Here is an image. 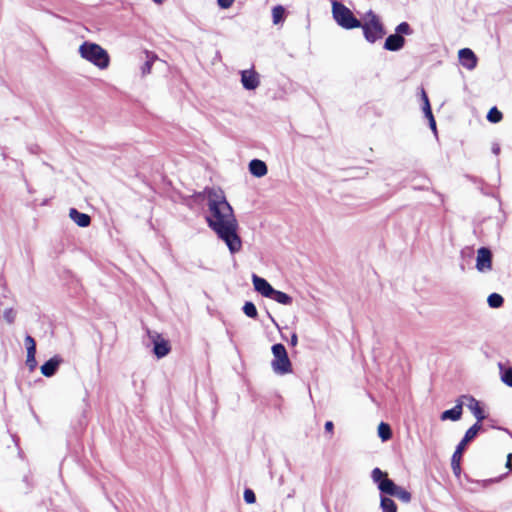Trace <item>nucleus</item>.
Instances as JSON below:
<instances>
[{
    "label": "nucleus",
    "mask_w": 512,
    "mask_h": 512,
    "mask_svg": "<svg viewBox=\"0 0 512 512\" xmlns=\"http://www.w3.org/2000/svg\"><path fill=\"white\" fill-rule=\"evenodd\" d=\"M502 117V113L496 107H492L487 114V120L491 123L500 122Z\"/></svg>",
    "instance_id": "cd10ccee"
},
{
    "label": "nucleus",
    "mask_w": 512,
    "mask_h": 512,
    "mask_svg": "<svg viewBox=\"0 0 512 512\" xmlns=\"http://www.w3.org/2000/svg\"><path fill=\"white\" fill-rule=\"evenodd\" d=\"M492 252L487 247H481L477 250L476 269L480 273H488L492 270Z\"/></svg>",
    "instance_id": "6e6552de"
},
{
    "label": "nucleus",
    "mask_w": 512,
    "mask_h": 512,
    "mask_svg": "<svg viewBox=\"0 0 512 512\" xmlns=\"http://www.w3.org/2000/svg\"><path fill=\"white\" fill-rule=\"evenodd\" d=\"M395 32H396L395 34L401 35V36L411 35L412 29L407 22H402L396 27Z\"/></svg>",
    "instance_id": "c85d7f7f"
},
{
    "label": "nucleus",
    "mask_w": 512,
    "mask_h": 512,
    "mask_svg": "<svg viewBox=\"0 0 512 512\" xmlns=\"http://www.w3.org/2000/svg\"><path fill=\"white\" fill-rule=\"evenodd\" d=\"M493 151H494V153H498V151H499V148H498V147H496V148H493Z\"/></svg>",
    "instance_id": "79ce46f5"
},
{
    "label": "nucleus",
    "mask_w": 512,
    "mask_h": 512,
    "mask_svg": "<svg viewBox=\"0 0 512 512\" xmlns=\"http://www.w3.org/2000/svg\"><path fill=\"white\" fill-rule=\"evenodd\" d=\"M462 407L463 402L461 401V399H459L457 401V404L452 409L446 410L441 414L440 419L442 421H458L462 416Z\"/></svg>",
    "instance_id": "2eb2a0df"
},
{
    "label": "nucleus",
    "mask_w": 512,
    "mask_h": 512,
    "mask_svg": "<svg viewBox=\"0 0 512 512\" xmlns=\"http://www.w3.org/2000/svg\"><path fill=\"white\" fill-rule=\"evenodd\" d=\"M481 429V424L475 423L472 425L465 433L463 439L457 445L456 450L454 451L451 459V466L455 474L460 473V461L462 458V453L466 452V445L471 442L478 434Z\"/></svg>",
    "instance_id": "39448f33"
},
{
    "label": "nucleus",
    "mask_w": 512,
    "mask_h": 512,
    "mask_svg": "<svg viewBox=\"0 0 512 512\" xmlns=\"http://www.w3.org/2000/svg\"><path fill=\"white\" fill-rule=\"evenodd\" d=\"M244 500L248 504H253L256 501L255 493L251 489H245Z\"/></svg>",
    "instance_id": "2f4dec72"
},
{
    "label": "nucleus",
    "mask_w": 512,
    "mask_h": 512,
    "mask_svg": "<svg viewBox=\"0 0 512 512\" xmlns=\"http://www.w3.org/2000/svg\"><path fill=\"white\" fill-rule=\"evenodd\" d=\"M235 0H217L218 5L223 8L227 9L232 6Z\"/></svg>",
    "instance_id": "72a5a7b5"
},
{
    "label": "nucleus",
    "mask_w": 512,
    "mask_h": 512,
    "mask_svg": "<svg viewBox=\"0 0 512 512\" xmlns=\"http://www.w3.org/2000/svg\"><path fill=\"white\" fill-rule=\"evenodd\" d=\"M487 303L491 308H500L503 303V297L498 293H492L487 298Z\"/></svg>",
    "instance_id": "393cba45"
},
{
    "label": "nucleus",
    "mask_w": 512,
    "mask_h": 512,
    "mask_svg": "<svg viewBox=\"0 0 512 512\" xmlns=\"http://www.w3.org/2000/svg\"><path fill=\"white\" fill-rule=\"evenodd\" d=\"M249 171L256 177H263L267 174L268 170L266 164L262 160L253 159L249 163Z\"/></svg>",
    "instance_id": "a211bd4d"
},
{
    "label": "nucleus",
    "mask_w": 512,
    "mask_h": 512,
    "mask_svg": "<svg viewBox=\"0 0 512 512\" xmlns=\"http://www.w3.org/2000/svg\"><path fill=\"white\" fill-rule=\"evenodd\" d=\"M269 298L276 301L279 304H282V305H291L293 302V299L291 296H289L288 294H286L282 291H278L275 289Z\"/></svg>",
    "instance_id": "412c9836"
},
{
    "label": "nucleus",
    "mask_w": 512,
    "mask_h": 512,
    "mask_svg": "<svg viewBox=\"0 0 512 512\" xmlns=\"http://www.w3.org/2000/svg\"><path fill=\"white\" fill-rule=\"evenodd\" d=\"M35 355L36 353H27L26 364L31 371L34 370L37 365Z\"/></svg>",
    "instance_id": "473e14b6"
},
{
    "label": "nucleus",
    "mask_w": 512,
    "mask_h": 512,
    "mask_svg": "<svg viewBox=\"0 0 512 512\" xmlns=\"http://www.w3.org/2000/svg\"><path fill=\"white\" fill-rule=\"evenodd\" d=\"M24 343L27 349V353H36V342L32 336L27 335L25 337Z\"/></svg>",
    "instance_id": "c756f323"
},
{
    "label": "nucleus",
    "mask_w": 512,
    "mask_h": 512,
    "mask_svg": "<svg viewBox=\"0 0 512 512\" xmlns=\"http://www.w3.org/2000/svg\"><path fill=\"white\" fill-rule=\"evenodd\" d=\"M423 112L425 116L428 118V120L433 117L432 110L430 107V103H426V106H423Z\"/></svg>",
    "instance_id": "f704fd0d"
},
{
    "label": "nucleus",
    "mask_w": 512,
    "mask_h": 512,
    "mask_svg": "<svg viewBox=\"0 0 512 512\" xmlns=\"http://www.w3.org/2000/svg\"><path fill=\"white\" fill-rule=\"evenodd\" d=\"M242 310L244 314L249 318L255 319L258 316L257 308L252 302H245Z\"/></svg>",
    "instance_id": "a878e982"
},
{
    "label": "nucleus",
    "mask_w": 512,
    "mask_h": 512,
    "mask_svg": "<svg viewBox=\"0 0 512 512\" xmlns=\"http://www.w3.org/2000/svg\"><path fill=\"white\" fill-rule=\"evenodd\" d=\"M511 459H512V454H508V456H507V463H506L507 467L511 466Z\"/></svg>",
    "instance_id": "ea45409f"
},
{
    "label": "nucleus",
    "mask_w": 512,
    "mask_h": 512,
    "mask_svg": "<svg viewBox=\"0 0 512 512\" xmlns=\"http://www.w3.org/2000/svg\"><path fill=\"white\" fill-rule=\"evenodd\" d=\"M61 361V358L58 356L52 357L41 366V373L46 377L53 376L56 373Z\"/></svg>",
    "instance_id": "dca6fc26"
},
{
    "label": "nucleus",
    "mask_w": 512,
    "mask_h": 512,
    "mask_svg": "<svg viewBox=\"0 0 512 512\" xmlns=\"http://www.w3.org/2000/svg\"><path fill=\"white\" fill-rule=\"evenodd\" d=\"M204 194L207 198L208 226L226 244L231 254L238 253L242 249L239 224L224 192L219 188H206Z\"/></svg>",
    "instance_id": "f257e3e1"
},
{
    "label": "nucleus",
    "mask_w": 512,
    "mask_h": 512,
    "mask_svg": "<svg viewBox=\"0 0 512 512\" xmlns=\"http://www.w3.org/2000/svg\"><path fill=\"white\" fill-rule=\"evenodd\" d=\"M297 343H298V337H297V334H296V333H293V334L291 335L290 345L294 347V346H296V345H297Z\"/></svg>",
    "instance_id": "e433bc0d"
},
{
    "label": "nucleus",
    "mask_w": 512,
    "mask_h": 512,
    "mask_svg": "<svg viewBox=\"0 0 512 512\" xmlns=\"http://www.w3.org/2000/svg\"><path fill=\"white\" fill-rule=\"evenodd\" d=\"M153 1H154V2H156V3H158V4H160V3H162L164 0H153Z\"/></svg>",
    "instance_id": "a19ab883"
},
{
    "label": "nucleus",
    "mask_w": 512,
    "mask_h": 512,
    "mask_svg": "<svg viewBox=\"0 0 512 512\" xmlns=\"http://www.w3.org/2000/svg\"><path fill=\"white\" fill-rule=\"evenodd\" d=\"M429 125H430V128L435 132L436 131V122H435L434 117H431L429 119Z\"/></svg>",
    "instance_id": "58836bf2"
},
{
    "label": "nucleus",
    "mask_w": 512,
    "mask_h": 512,
    "mask_svg": "<svg viewBox=\"0 0 512 512\" xmlns=\"http://www.w3.org/2000/svg\"><path fill=\"white\" fill-rule=\"evenodd\" d=\"M394 497L398 498L403 503H409L411 501V493L402 487H398L397 491L394 494Z\"/></svg>",
    "instance_id": "bb28decb"
},
{
    "label": "nucleus",
    "mask_w": 512,
    "mask_h": 512,
    "mask_svg": "<svg viewBox=\"0 0 512 512\" xmlns=\"http://www.w3.org/2000/svg\"><path fill=\"white\" fill-rule=\"evenodd\" d=\"M273 360L271 367L278 375H284L292 372V364L288 357L286 348L283 344H274L271 348Z\"/></svg>",
    "instance_id": "20e7f679"
},
{
    "label": "nucleus",
    "mask_w": 512,
    "mask_h": 512,
    "mask_svg": "<svg viewBox=\"0 0 512 512\" xmlns=\"http://www.w3.org/2000/svg\"><path fill=\"white\" fill-rule=\"evenodd\" d=\"M78 51L83 59L92 63L97 68L101 70L108 68L110 63L109 54L100 45L85 41L80 45Z\"/></svg>",
    "instance_id": "f03ea898"
},
{
    "label": "nucleus",
    "mask_w": 512,
    "mask_h": 512,
    "mask_svg": "<svg viewBox=\"0 0 512 512\" xmlns=\"http://www.w3.org/2000/svg\"><path fill=\"white\" fill-rule=\"evenodd\" d=\"M241 83L247 90L256 89L260 84L258 74L254 70H243L241 72Z\"/></svg>",
    "instance_id": "f8f14e48"
},
{
    "label": "nucleus",
    "mask_w": 512,
    "mask_h": 512,
    "mask_svg": "<svg viewBox=\"0 0 512 512\" xmlns=\"http://www.w3.org/2000/svg\"><path fill=\"white\" fill-rule=\"evenodd\" d=\"M333 18L344 29H353L361 26V22L353 15L345 5L334 1L332 3Z\"/></svg>",
    "instance_id": "7ed1b4c3"
},
{
    "label": "nucleus",
    "mask_w": 512,
    "mask_h": 512,
    "mask_svg": "<svg viewBox=\"0 0 512 512\" xmlns=\"http://www.w3.org/2000/svg\"><path fill=\"white\" fill-rule=\"evenodd\" d=\"M333 427H334V425H333V423L331 421H327L325 423V430L327 432H332L333 431Z\"/></svg>",
    "instance_id": "4c0bfd02"
},
{
    "label": "nucleus",
    "mask_w": 512,
    "mask_h": 512,
    "mask_svg": "<svg viewBox=\"0 0 512 512\" xmlns=\"http://www.w3.org/2000/svg\"><path fill=\"white\" fill-rule=\"evenodd\" d=\"M405 39L401 35L392 34L389 35L384 43V48L389 51H399L403 48Z\"/></svg>",
    "instance_id": "4468645a"
},
{
    "label": "nucleus",
    "mask_w": 512,
    "mask_h": 512,
    "mask_svg": "<svg viewBox=\"0 0 512 512\" xmlns=\"http://www.w3.org/2000/svg\"><path fill=\"white\" fill-rule=\"evenodd\" d=\"M69 217L71 220L80 227H87L90 225L91 218L88 214L79 212L75 208L69 210Z\"/></svg>",
    "instance_id": "f3484780"
},
{
    "label": "nucleus",
    "mask_w": 512,
    "mask_h": 512,
    "mask_svg": "<svg viewBox=\"0 0 512 512\" xmlns=\"http://www.w3.org/2000/svg\"><path fill=\"white\" fill-rule=\"evenodd\" d=\"M380 508L382 512H397V505L391 498L381 495Z\"/></svg>",
    "instance_id": "4be33fe9"
},
{
    "label": "nucleus",
    "mask_w": 512,
    "mask_h": 512,
    "mask_svg": "<svg viewBox=\"0 0 512 512\" xmlns=\"http://www.w3.org/2000/svg\"><path fill=\"white\" fill-rule=\"evenodd\" d=\"M458 57L461 65L468 70H473L477 65V57L469 48L460 49Z\"/></svg>",
    "instance_id": "9b49d317"
},
{
    "label": "nucleus",
    "mask_w": 512,
    "mask_h": 512,
    "mask_svg": "<svg viewBox=\"0 0 512 512\" xmlns=\"http://www.w3.org/2000/svg\"><path fill=\"white\" fill-rule=\"evenodd\" d=\"M252 283L254 285V289L263 297L269 298L274 291V288L266 279L259 277L256 274L252 275Z\"/></svg>",
    "instance_id": "9d476101"
},
{
    "label": "nucleus",
    "mask_w": 512,
    "mask_h": 512,
    "mask_svg": "<svg viewBox=\"0 0 512 512\" xmlns=\"http://www.w3.org/2000/svg\"><path fill=\"white\" fill-rule=\"evenodd\" d=\"M16 312L12 308H8L3 312V318L9 324L15 321Z\"/></svg>",
    "instance_id": "7c9ffc66"
},
{
    "label": "nucleus",
    "mask_w": 512,
    "mask_h": 512,
    "mask_svg": "<svg viewBox=\"0 0 512 512\" xmlns=\"http://www.w3.org/2000/svg\"><path fill=\"white\" fill-rule=\"evenodd\" d=\"M285 9L281 5H277L272 9L273 24L277 25L284 21Z\"/></svg>",
    "instance_id": "5701e85b"
},
{
    "label": "nucleus",
    "mask_w": 512,
    "mask_h": 512,
    "mask_svg": "<svg viewBox=\"0 0 512 512\" xmlns=\"http://www.w3.org/2000/svg\"><path fill=\"white\" fill-rule=\"evenodd\" d=\"M461 399H465L468 401L467 407L473 413L475 418L477 419V423L480 424L482 420L485 419L484 411L480 407L479 402L472 396H462Z\"/></svg>",
    "instance_id": "ddd939ff"
},
{
    "label": "nucleus",
    "mask_w": 512,
    "mask_h": 512,
    "mask_svg": "<svg viewBox=\"0 0 512 512\" xmlns=\"http://www.w3.org/2000/svg\"><path fill=\"white\" fill-rule=\"evenodd\" d=\"M498 368L501 381L507 386L512 387V367H506L504 363L499 362Z\"/></svg>",
    "instance_id": "aec40b11"
},
{
    "label": "nucleus",
    "mask_w": 512,
    "mask_h": 512,
    "mask_svg": "<svg viewBox=\"0 0 512 512\" xmlns=\"http://www.w3.org/2000/svg\"><path fill=\"white\" fill-rule=\"evenodd\" d=\"M360 27L363 29L365 39L371 43L382 38L385 34L382 23L378 16L372 11L366 14V21L364 24H361Z\"/></svg>",
    "instance_id": "423d86ee"
},
{
    "label": "nucleus",
    "mask_w": 512,
    "mask_h": 512,
    "mask_svg": "<svg viewBox=\"0 0 512 512\" xmlns=\"http://www.w3.org/2000/svg\"><path fill=\"white\" fill-rule=\"evenodd\" d=\"M144 54H145V62L141 67L142 76H146V75L150 74L154 62L158 59L157 55L152 52L145 51Z\"/></svg>",
    "instance_id": "6ab92c4d"
},
{
    "label": "nucleus",
    "mask_w": 512,
    "mask_h": 512,
    "mask_svg": "<svg viewBox=\"0 0 512 512\" xmlns=\"http://www.w3.org/2000/svg\"><path fill=\"white\" fill-rule=\"evenodd\" d=\"M421 99H422V102H423V106H426V103H430L429 102V99H428V96L425 92V90L422 88L421 89Z\"/></svg>",
    "instance_id": "c9c22d12"
},
{
    "label": "nucleus",
    "mask_w": 512,
    "mask_h": 512,
    "mask_svg": "<svg viewBox=\"0 0 512 512\" xmlns=\"http://www.w3.org/2000/svg\"><path fill=\"white\" fill-rule=\"evenodd\" d=\"M378 436L382 441H387L392 437V431L387 423L381 422L378 426Z\"/></svg>",
    "instance_id": "b1692460"
},
{
    "label": "nucleus",
    "mask_w": 512,
    "mask_h": 512,
    "mask_svg": "<svg viewBox=\"0 0 512 512\" xmlns=\"http://www.w3.org/2000/svg\"><path fill=\"white\" fill-rule=\"evenodd\" d=\"M371 478L372 481L377 484L379 491L384 496H394L399 487L389 479L387 473L383 472L380 468H374L372 470Z\"/></svg>",
    "instance_id": "0eeeda50"
},
{
    "label": "nucleus",
    "mask_w": 512,
    "mask_h": 512,
    "mask_svg": "<svg viewBox=\"0 0 512 512\" xmlns=\"http://www.w3.org/2000/svg\"><path fill=\"white\" fill-rule=\"evenodd\" d=\"M148 336L154 345L153 352L157 358H163L168 355L171 348L167 340L157 332L148 331Z\"/></svg>",
    "instance_id": "1a4fd4ad"
}]
</instances>
